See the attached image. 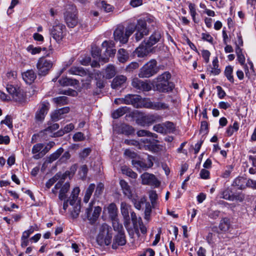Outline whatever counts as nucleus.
I'll return each instance as SVG.
<instances>
[{
  "mask_svg": "<svg viewBox=\"0 0 256 256\" xmlns=\"http://www.w3.org/2000/svg\"><path fill=\"white\" fill-rule=\"evenodd\" d=\"M142 184H148L155 187H158L160 185V182L153 174L145 172L141 176Z\"/></svg>",
  "mask_w": 256,
  "mask_h": 256,
  "instance_id": "obj_15",
  "label": "nucleus"
},
{
  "mask_svg": "<svg viewBox=\"0 0 256 256\" xmlns=\"http://www.w3.org/2000/svg\"><path fill=\"white\" fill-rule=\"evenodd\" d=\"M112 220V226L115 231H117L118 232H120L124 231L122 226L120 224L116 219H114V220Z\"/></svg>",
  "mask_w": 256,
  "mask_h": 256,
  "instance_id": "obj_55",
  "label": "nucleus"
},
{
  "mask_svg": "<svg viewBox=\"0 0 256 256\" xmlns=\"http://www.w3.org/2000/svg\"><path fill=\"white\" fill-rule=\"evenodd\" d=\"M160 116L158 114H150L145 116L138 120V124L144 126L146 124H150L154 122L160 121Z\"/></svg>",
  "mask_w": 256,
  "mask_h": 256,
  "instance_id": "obj_17",
  "label": "nucleus"
},
{
  "mask_svg": "<svg viewBox=\"0 0 256 256\" xmlns=\"http://www.w3.org/2000/svg\"><path fill=\"white\" fill-rule=\"evenodd\" d=\"M64 149L62 148H60L58 149L55 152L52 153L50 155L48 158V161L50 162H52L57 160L61 154L63 152Z\"/></svg>",
  "mask_w": 256,
  "mask_h": 256,
  "instance_id": "obj_47",
  "label": "nucleus"
},
{
  "mask_svg": "<svg viewBox=\"0 0 256 256\" xmlns=\"http://www.w3.org/2000/svg\"><path fill=\"white\" fill-rule=\"evenodd\" d=\"M80 188L78 187L74 188L72 192V194L68 199L65 200L63 204V208L64 210H66L68 207V203L69 202L70 205L74 206L76 202V201L78 194L80 193Z\"/></svg>",
  "mask_w": 256,
  "mask_h": 256,
  "instance_id": "obj_19",
  "label": "nucleus"
},
{
  "mask_svg": "<svg viewBox=\"0 0 256 256\" xmlns=\"http://www.w3.org/2000/svg\"><path fill=\"white\" fill-rule=\"evenodd\" d=\"M99 76H101V74L96 73V85L98 88H102L104 87V82L103 80V78L102 79L98 78Z\"/></svg>",
  "mask_w": 256,
  "mask_h": 256,
  "instance_id": "obj_54",
  "label": "nucleus"
},
{
  "mask_svg": "<svg viewBox=\"0 0 256 256\" xmlns=\"http://www.w3.org/2000/svg\"><path fill=\"white\" fill-rule=\"evenodd\" d=\"M92 202H90L88 205V207L86 208V214L88 220L90 221L91 224H94L98 218L100 214L102 211L100 207L98 206L94 208V209L92 212Z\"/></svg>",
  "mask_w": 256,
  "mask_h": 256,
  "instance_id": "obj_12",
  "label": "nucleus"
},
{
  "mask_svg": "<svg viewBox=\"0 0 256 256\" xmlns=\"http://www.w3.org/2000/svg\"><path fill=\"white\" fill-rule=\"evenodd\" d=\"M65 30L66 26L64 24L60 23L56 24L50 30V34L57 42H60L64 37Z\"/></svg>",
  "mask_w": 256,
  "mask_h": 256,
  "instance_id": "obj_11",
  "label": "nucleus"
},
{
  "mask_svg": "<svg viewBox=\"0 0 256 256\" xmlns=\"http://www.w3.org/2000/svg\"><path fill=\"white\" fill-rule=\"evenodd\" d=\"M233 68L231 66H228L226 67L224 70V75L227 79L231 82L234 83V78L232 74Z\"/></svg>",
  "mask_w": 256,
  "mask_h": 256,
  "instance_id": "obj_40",
  "label": "nucleus"
},
{
  "mask_svg": "<svg viewBox=\"0 0 256 256\" xmlns=\"http://www.w3.org/2000/svg\"><path fill=\"white\" fill-rule=\"evenodd\" d=\"M152 51L151 48L144 42L136 50L135 54L138 58H144Z\"/></svg>",
  "mask_w": 256,
  "mask_h": 256,
  "instance_id": "obj_20",
  "label": "nucleus"
},
{
  "mask_svg": "<svg viewBox=\"0 0 256 256\" xmlns=\"http://www.w3.org/2000/svg\"><path fill=\"white\" fill-rule=\"evenodd\" d=\"M68 74L74 75H78L80 76H85L86 75L87 72L84 69L80 66H73L72 67L68 70Z\"/></svg>",
  "mask_w": 256,
  "mask_h": 256,
  "instance_id": "obj_29",
  "label": "nucleus"
},
{
  "mask_svg": "<svg viewBox=\"0 0 256 256\" xmlns=\"http://www.w3.org/2000/svg\"><path fill=\"white\" fill-rule=\"evenodd\" d=\"M50 53H52V49L50 50V52L46 56L40 58L36 63V66L38 71V75L40 76H46L50 69L52 68L54 63V60L48 58Z\"/></svg>",
  "mask_w": 256,
  "mask_h": 256,
  "instance_id": "obj_4",
  "label": "nucleus"
},
{
  "mask_svg": "<svg viewBox=\"0 0 256 256\" xmlns=\"http://www.w3.org/2000/svg\"><path fill=\"white\" fill-rule=\"evenodd\" d=\"M26 50L32 54H36L40 53L42 48L40 47H34L32 45H30L28 46Z\"/></svg>",
  "mask_w": 256,
  "mask_h": 256,
  "instance_id": "obj_53",
  "label": "nucleus"
},
{
  "mask_svg": "<svg viewBox=\"0 0 256 256\" xmlns=\"http://www.w3.org/2000/svg\"><path fill=\"white\" fill-rule=\"evenodd\" d=\"M171 74L168 72H165L158 75L153 80V84L156 90L160 92H169L174 88L173 82H170Z\"/></svg>",
  "mask_w": 256,
  "mask_h": 256,
  "instance_id": "obj_1",
  "label": "nucleus"
},
{
  "mask_svg": "<svg viewBox=\"0 0 256 256\" xmlns=\"http://www.w3.org/2000/svg\"><path fill=\"white\" fill-rule=\"evenodd\" d=\"M120 185L124 196H126L128 199L132 198V196L134 194H132L130 187L128 183L124 180H121L120 181Z\"/></svg>",
  "mask_w": 256,
  "mask_h": 256,
  "instance_id": "obj_24",
  "label": "nucleus"
},
{
  "mask_svg": "<svg viewBox=\"0 0 256 256\" xmlns=\"http://www.w3.org/2000/svg\"><path fill=\"white\" fill-rule=\"evenodd\" d=\"M135 30V26L132 24L128 26L126 30H124L125 34L128 36V40L130 36L134 32Z\"/></svg>",
  "mask_w": 256,
  "mask_h": 256,
  "instance_id": "obj_62",
  "label": "nucleus"
},
{
  "mask_svg": "<svg viewBox=\"0 0 256 256\" xmlns=\"http://www.w3.org/2000/svg\"><path fill=\"white\" fill-rule=\"evenodd\" d=\"M134 132V128L128 124H122L119 126V133L126 136L131 135Z\"/></svg>",
  "mask_w": 256,
  "mask_h": 256,
  "instance_id": "obj_27",
  "label": "nucleus"
},
{
  "mask_svg": "<svg viewBox=\"0 0 256 256\" xmlns=\"http://www.w3.org/2000/svg\"><path fill=\"white\" fill-rule=\"evenodd\" d=\"M50 104L47 102H42L39 106V108L35 114V119L36 121L42 122L46 115L49 108Z\"/></svg>",
  "mask_w": 256,
  "mask_h": 256,
  "instance_id": "obj_13",
  "label": "nucleus"
},
{
  "mask_svg": "<svg viewBox=\"0 0 256 256\" xmlns=\"http://www.w3.org/2000/svg\"><path fill=\"white\" fill-rule=\"evenodd\" d=\"M37 228L38 227L36 225L30 226L28 230L24 231L22 233V238H28L34 232V230H36Z\"/></svg>",
  "mask_w": 256,
  "mask_h": 256,
  "instance_id": "obj_52",
  "label": "nucleus"
},
{
  "mask_svg": "<svg viewBox=\"0 0 256 256\" xmlns=\"http://www.w3.org/2000/svg\"><path fill=\"white\" fill-rule=\"evenodd\" d=\"M218 59L216 57L212 61V67L210 70V74L214 76L218 75L220 72V70L218 68Z\"/></svg>",
  "mask_w": 256,
  "mask_h": 256,
  "instance_id": "obj_46",
  "label": "nucleus"
},
{
  "mask_svg": "<svg viewBox=\"0 0 256 256\" xmlns=\"http://www.w3.org/2000/svg\"><path fill=\"white\" fill-rule=\"evenodd\" d=\"M129 58V54L124 48H120L118 51V59L121 62H125Z\"/></svg>",
  "mask_w": 256,
  "mask_h": 256,
  "instance_id": "obj_39",
  "label": "nucleus"
},
{
  "mask_svg": "<svg viewBox=\"0 0 256 256\" xmlns=\"http://www.w3.org/2000/svg\"><path fill=\"white\" fill-rule=\"evenodd\" d=\"M108 211L110 217L112 220L116 218L118 216V208L114 203H111L108 207Z\"/></svg>",
  "mask_w": 256,
  "mask_h": 256,
  "instance_id": "obj_33",
  "label": "nucleus"
},
{
  "mask_svg": "<svg viewBox=\"0 0 256 256\" xmlns=\"http://www.w3.org/2000/svg\"><path fill=\"white\" fill-rule=\"evenodd\" d=\"M188 6L190 10V15L192 16L194 22L196 23H198V21H196V12L194 7V4L190 3L189 4Z\"/></svg>",
  "mask_w": 256,
  "mask_h": 256,
  "instance_id": "obj_59",
  "label": "nucleus"
},
{
  "mask_svg": "<svg viewBox=\"0 0 256 256\" xmlns=\"http://www.w3.org/2000/svg\"><path fill=\"white\" fill-rule=\"evenodd\" d=\"M126 80V78L124 76H116L112 80L111 86L114 89H118L124 85Z\"/></svg>",
  "mask_w": 256,
  "mask_h": 256,
  "instance_id": "obj_25",
  "label": "nucleus"
},
{
  "mask_svg": "<svg viewBox=\"0 0 256 256\" xmlns=\"http://www.w3.org/2000/svg\"><path fill=\"white\" fill-rule=\"evenodd\" d=\"M114 39L121 44H126L128 42V36L124 32V28L122 26H118L114 32Z\"/></svg>",
  "mask_w": 256,
  "mask_h": 256,
  "instance_id": "obj_16",
  "label": "nucleus"
},
{
  "mask_svg": "<svg viewBox=\"0 0 256 256\" xmlns=\"http://www.w3.org/2000/svg\"><path fill=\"white\" fill-rule=\"evenodd\" d=\"M139 64L136 62H132L126 67V71L129 72H132L134 70L138 68Z\"/></svg>",
  "mask_w": 256,
  "mask_h": 256,
  "instance_id": "obj_57",
  "label": "nucleus"
},
{
  "mask_svg": "<svg viewBox=\"0 0 256 256\" xmlns=\"http://www.w3.org/2000/svg\"><path fill=\"white\" fill-rule=\"evenodd\" d=\"M132 86L140 91L148 92L152 90L150 84L147 81L142 80L137 78L132 80Z\"/></svg>",
  "mask_w": 256,
  "mask_h": 256,
  "instance_id": "obj_14",
  "label": "nucleus"
},
{
  "mask_svg": "<svg viewBox=\"0 0 256 256\" xmlns=\"http://www.w3.org/2000/svg\"><path fill=\"white\" fill-rule=\"evenodd\" d=\"M70 188V185L69 182H65L64 184H63L60 188V190L58 195V198L60 200H64L66 198V194L69 190Z\"/></svg>",
  "mask_w": 256,
  "mask_h": 256,
  "instance_id": "obj_30",
  "label": "nucleus"
},
{
  "mask_svg": "<svg viewBox=\"0 0 256 256\" xmlns=\"http://www.w3.org/2000/svg\"><path fill=\"white\" fill-rule=\"evenodd\" d=\"M149 198L153 208H154L156 204V200L158 199V194L156 191L151 190L149 192Z\"/></svg>",
  "mask_w": 256,
  "mask_h": 256,
  "instance_id": "obj_51",
  "label": "nucleus"
},
{
  "mask_svg": "<svg viewBox=\"0 0 256 256\" xmlns=\"http://www.w3.org/2000/svg\"><path fill=\"white\" fill-rule=\"evenodd\" d=\"M96 186L94 184H91L88 186V188L86 190L84 198V202H88Z\"/></svg>",
  "mask_w": 256,
  "mask_h": 256,
  "instance_id": "obj_36",
  "label": "nucleus"
},
{
  "mask_svg": "<svg viewBox=\"0 0 256 256\" xmlns=\"http://www.w3.org/2000/svg\"><path fill=\"white\" fill-rule=\"evenodd\" d=\"M158 71L157 62L152 59L140 68L138 76L140 78H149L156 74Z\"/></svg>",
  "mask_w": 256,
  "mask_h": 256,
  "instance_id": "obj_5",
  "label": "nucleus"
},
{
  "mask_svg": "<svg viewBox=\"0 0 256 256\" xmlns=\"http://www.w3.org/2000/svg\"><path fill=\"white\" fill-rule=\"evenodd\" d=\"M2 124H5L10 128H11L12 127V120L11 116H6L5 118V119L2 120L1 122Z\"/></svg>",
  "mask_w": 256,
  "mask_h": 256,
  "instance_id": "obj_64",
  "label": "nucleus"
},
{
  "mask_svg": "<svg viewBox=\"0 0 256 256\" xmlns=\"http://www.w3.org/2000/svg\"><path fill=\"white\" fill-rule=\"evenodd\" d=\"M62 174L60 172L57 173L52 178H50L46 184V187L48 189L50 188L54 183H55L57 180H60L62 178Z\"/></svg>",
  "mask_w": 256,
  "mask_h": 256,
  "instance_id": "obj_42",
  "label": "nucleus"
},
{
  "mask_svg": "<svg viewBox=\"0 0 256 256\" xmlns=\"http://www.w3.org/2000/svg\"><path fill=\"white\" fill-rule=\"evenodd\" d=\"M24 81L28 84H32L36 78V74L32 70H29L22 74Z\"/></svg>",
  "mask_w": 256,
  "mask_h": 256,
  "instance_id": "obj_23",
  "label": "nucleus"
},
{
  "mask_svg": "<svg viewBox=\"0 0 256 256\" xmlns=\"http://www.w3.org/2000/svg\"><path fill=\"white\" fill-rule=\"evenodd\" d=\"M126 242L124 231L120 232L115 236L113 240L112 248L116 249L118 246H122L126 244Z\"/></svg>",
  "mask_w": 256,
  "mask_h": 256,
  "instance_id": "obj_18",
  "label": "nucleus"
},
{
  "mask_svg": "<svg viewBox=\"0 0 256 256\" xmlns=\"http://www.w3.org/2000/svg\"><path fill=\"white\" fill-rule=\"evenodd\" d=\"M53 101L59 106H62L68 103V98L66 96H58L54 98Z\"/></svg>",
  "mask_w": 256,
  "mask_h": 256,
  "instance_id": "obj_49",
  "label": "nucleus"
},
{
  "mask_svg": "<svg viewBox=\"0 0 256 256\" xmlns=\"http://www.w3.org/2000/svg\"><path fill=\"white\" fill-rule=\"evenodd\" d=\"M122 172L123 174H126L128 176L132 178H136L138 176L136 173L132 170V169L126 166H122Z\"/></svg>",
  "mask_w": 256,
  "mask_h": 256,
  "instance_id": "obj_45",
  "label": "nucleus"
},
{
  "mask_svg": "<svg viewBox=\"0 0 256 256\" xmlns=\"http://www.w3.org/2000/svg\"><path fill=\"white\" fill-rule=\"evenodd\" d=\"M6 89L16 102L25 104L28 102L26 92L20 88H16L12 85L8 84Z\"/></svg>",
  "mask_w": 256,
  "mask_h": 256,
  "instance_id": "obj_6",
  "label": "nucleus"
},
{
  "mask_svg": "<svg viewBox=\"0 0 256 256\" xmlns=\"http://www.w3.org/2000/svg\"><path fill=\"white\" fill-rule=\"evenodd\" d=\"M100 5L102 8H103L105 12H110L112 11L113 6L110 4L106 3L104 1H102L100 2Z\"/></svg>",
  "mask_w": 256,
  "mask_h": 256,
  "instance_id": "obj_56",
  "label": "nucleus"
},
{
  "mask_svg": "<svg viewBox=\"0 0 256 256\" xmlns=\"http://www.w3.org/2000/svg\"><path fill=\"white\" fill-rule=\"evenodd\" d=\"M72 138L74 142H81L85 139V137L83 133L78 132L73 136Z\"/></svg>",
  "mask_w": 256,
  "mask_h": 256,
  "instance_id": "obj_60",
  "label": "nucleus"
},
{
  "mask_svg": "<svg viewBox=\"0 0 256 256\" xmlns=\"http://www.w3.org/2000/svg\"><path fill=\"white\" fill-rule=\"evenodd\" d=\"M42 144H37L34 145L32 148V152L33 154H36L38 152H40L44 147Z\"/></svg>",
  "mask_w": 256,
  "mask_h": 256,
  "instance_id": "obj_61",
  "label": "nucleus"
},
{
  "mask_svg": "<svg viewBox=\"0 0 256 256\" xmlns=\"http://www.w3.org/2000/svg\"><path fill=\"white\" fill-rule=\"evenodd\" d=\"M130 108L127 106L120 107L112 114V116L114 119H117L122 116L126 112H130Z\"/></svg>",
  "mask_w": 256,
  "mask_h": 256,
  "instance_id": "obj_28",
  "label": "nucleus"
},
{
  "mask_svg": "<svg viewBox=\"0 0 256 256\" xmlns=\"http://www.w3.org/2000/svg\"><path fill=\"white\" fill-rule=\"evenodd\" d=\"M70 174V172L68 171L62 174V178L58 182L55 184L54 187L52 189V192L54 194L57 193V190L61 188L62 184L64 183L66 178Z\"/></svg>",
  "mask_w": 256,
  "mask_h": 256,
  "instance_id": "obj_31",
  "label": "nucleus"
},
{
  "mask_svg": "<svg viewBox=\"0 0 256 256\" xmlns=\"http://www.w3.org/2000/svg\"><path fill=\"white\" fill-rule=\"evenodd\" d=\"M239 124L237 122H234L232 126H230L226 129V134L228 136H231L235 132L238 130Z\"/></svg>",
  "mask_w": 256,
  "mask_h": 256,
  "instance_id": "obj_43",
  "label": "nucleus"
},
{
  "mask_svg": "<svg viewBox=\"0 0 256 256\" xmlns=\"http://www.w3.org/2000/svg\"><path fill=\"white\" fill-rule=\"evenodd\" d=\"M161 38V33L160 32H155L150 36L148 40L144 42L152 48L154 44L160 42Z\"/></svg>",
  "mask_w": 256,
  "mask_h": 256,
  "instance_id": "obj_26",
  "label": "nucleus"
},
{
  "mask_svg": "<svg viewBox=\"0 0 256 256\" xmlns=\"http://www.w3.org/2000/svg\"><path fill=\"white\" fill-rule=\"evenodd\" d=\"M58 82L61 86H74L76 84V80L66 77L59 80Z\"/></svg>",
  "mask_w": 256,
  "mask_h": 256,
  "instance_id": "obj_41",
  "label": "nucleus"
},
{
  "mask_svg": "<svg viewBox=\"0 0 256 256\" xmlns=\"http://www.w3.org/2000/svg\"><path fill=\"white\" fill-rule=\"evenodd\" d=\"M116 74L115 68L112 65H108L105 70V74L103 75V78L110 79L116 75Z\"/></svg>",
  "mask_w": 256,
  "mask_h": 256,
  "instance_id": "obj_34",
  "label": "nucleus"
},
{
  "mask_svg": "<svg viewBox=\"0 0 256 256\" xmlns=\"http://www.w3.org/2000/svg\"><path fill=\"white\" fill-rule=\"evenodd\" d=\"M232 192L229 188H227L222 192V198L227 200H232Z\"/></svg>",
  "mask_w": 256,
  "mask_h": 256,
  "instance_id": "obj_50",
  "label": "nucleus"
},
{
  "mask_svg": "<svg viewBox=\"0 0 256 256\" xmlns=\"http://www.w3.org/2000/svg\"><path fill=\"white\" fill-rule=\"evenodd\" d=\"M156 110H169V105L160 102H152L149 98H144L143 107Z\"/></svg>",
  "mask_w": 256,
  "mask_h": 256,
  "instance_id": "obj_9",
  "label": "nucleus"
},
{
  "mask_svg": "<svg viewBox=\"0 0 256 256\" xmlns=\"http://www.w3.org/2000/svg\"><path fill=\"white\" fill-rule=\"evenodd\" d=\"M112 228L106 224H101L96 238L97 244L101 246H109L112 242Z\"/></svg>",
  "mask_w": 256,
  "mask_h": 256,
  "instance_id": "obj_2",
  "label": "nucleus"
},
{
  "mask_svg": "<svg viewBox=\"0 0 256 256\" xmlns=\"http://www.w3.org/2000/svg\"><path fill=\"white\" fill-rule=\"evenodd\" d=\"M48 126L46 128L40 132L41 134L48 135L50 136H54V134L53 132L59 128V124H52L49 122L47 124Z\"/></svg>",
  "mask_w": 256,
  "mask_h": 256,
  "instance_id": "obj_22",
  "label": "nucleus"
},
{
  "mask_svg": "<svg viewBox=\"0 0 256 256\" xmlns=\"http://www.w3.org/2000/svg\"><path fill=\"white\" fill-rule=\"evenodd\" d=\"M134 26L136 31L134 36L136 42L140 40L144 36H146L148 34L149 30L147 27L146 20H138L136 24Z\"/></svg>",
  "mask_w": 256,
  "mask_h": 256,
  "instance_id": "obj_7",
  "label": "nucleus"
},
{
  "mask_svg": "<svg viewBox=\"0 0 256 256\" xmlns=\"http://www.w3.org/2000/svg\"><path fill=\"white\" fill-rule=\"evenodd\" d=\"M124 104H132L134 107L140 108L143 107V103H144V99L136 94H128L124 96Z\"/></svg>",
  "mask_w": 256,
  "mask_h": 256,
  "instance_id": "obj_10",
  "label": "nucleus"
},
{
  "mask_svg": "<svg viewBox=\"0 0 256 256\" xmlns=\"http://www.w3.org/2000/svg\"><path fill=\"white\" fill-rule=\"evenodd\" d=\"M130 200H132L134 206V207L138 210H140L141 208L142 205L146 202V199L144 198H140L138 196L135 195H134L132 196V198H130Z\"/></svg>",
  "mask_w": 256,
  "mask_h": 256,
  "instance_id": "obj_32",
  "label": "nucleus"
},
{
  "mask_svg": "<svg viewBox=\"0 0 256 256\" xmlns=\"http://www.w3.org/2000/svg\"><path fill=\"white\" fill-rule=\"evenodd\" d=\"M164 124H158L153 126L154 130L162 134L166 132Z\"/></svg>",
  "mask_w": 256,
  "mask_h": 256,
  "instance_id": "obj_63",
  "label": "nucleus"
},
{
  "mask_svg": "<svg viewBox=\"0 0 256 256\" xmlns=\"http://www.w3.org/2000/svg\"><path fill=\"white\" fill-rule=\"evenodd\" d=\"M104 189V185L102 183H100L97 185V186L96 188L94 196L96 197H98L100 196L103 192Z\"/></svg>",
  "mask_w": 256,
  "mask_h": 256,
  "instance_id": "obj_58",
  "label": "nucleus"
},
{
  "mask_svg": "<svg viewBox=\"0 0 256 256\" xmlns=\"http://www.w3.org/2000/svg\"><path fill=\"white\" fill-rule=\"evenodd\" d=\"M73 206V209L71 212V216L73 218H76L78 216L80 211V202L78 201L77 202H76Z\"/></svg>",
  "mask_w": 256,
  "mask_h": 256,
  "instance_id": "obj_44",
  "label": "nucleus"
},
{
  "mask_svg": "<svg viewBox=\"0 0 256 256\" xmlns=\"http://www.w3.org/2000/svg\"><path fill=\"white\" fill-rule=\"evenodd\" d=\"M236 52L237 55L238 60L241 65H244L245 63V57L242 52V49L238 46L236 48Z\"/></svg>",
  "mask_w": 256,
  "mask_h": 256,
  "instance_id": "obj_48",
  "label": "nucleus"
},
{
  "mask_svg": "<svg viewBox=\"0 0 256 256\" xmlns=\"http://www.w3.org/2000/svg\"><path fill=\"white\" fill-rule=\"evenodd\" d=\"M230 226V220L228 218H224L221 220L220 224V229L224 232H227Z\"/></svg>",
  "mask_w": 256,
  "mask_h": 256,
  "instance_id": "obj_37",
  "label": "nucleus"
},
{
  "mask_svg": "<svg viewBox=\"0 0 256 256\" xmlns=\"http://www.w3.org/2000/svg\"><path fill=\"white\" fill-rule=\"evenodd\" d=\"M245 179L243 177L236 178L232 184L234 186H236L239 190H244L246 188Z\"/></svg>",
  "mask_w": 256,
  "mask_h": 256,
  "instance_id": "obj_38",
  "label": "nucleus"
},
{
  "mask_svg": "<svg viewBox=\"0 0 256 256\" xmlns=\"http://www.w3.org/2000/svg\"><path fill=\"white\" fill-rule=\"evenodd\" d=\"M74 128V125L72 124H69L66 126L63 129H61L58 131L54 134V137L56 136H62L64 134L68 133L73 130Z\"/></svg>",
  "mask_w": 256,
  "mask_h": 256,
  "instance_id": "obj_35",
  "label": "nucleus"
},
{
  "mask_svg": "<svg viewBox=\"0 0 256 256\" xmlns=\"http://www.w3.org/2000/svg\"><path fill=\"white\" fill-rule=\"evenodd\" d=\"M64 20L68 27L73 28L78 23L76 6H71V11H66L64 14Z\"/></svg>",
  "mask_w": 256,
  "mask_h": 256,
  "instance_id": "obj_8",
  "label": "nucleus"
},
{
  "mask_svg": "<svg viewBox=\"0 0 256 256\" xmlns=\"http://www.w3.org/2000/svg\"><path fill=\"white\" fill-rule=\"evenodd\" d=\"M130 206L126 202H122L120 204V211L124 218V224L126 226L130 224V218L129 216V209Z\"/></svg>",
  "mask_w": 256,
  "mask_h": 256,
  "instance_id": "obj_21",
  "label": "nucleus"
},
{
  "mask_svg": "<svg viewBox=\"0 0 256 256\" xmlns=\"http://www.w3.org/2000/svg\"><path fill=\"white\" fill-rule=\"evenodd\" d=\"M102 47L105 48V57H100V48L96 46H92V54L94 58H98L100 60H102L104 62H108L109 57L112 56L116 52V50L112 48L114 46V42H108L104 41L102 44Z\"/></svg>",
  "mask_w": 256,
  "mask_h": 256,
  "instance_id": "obj_3",
  "label": "nucleus"
}]
</instances>
